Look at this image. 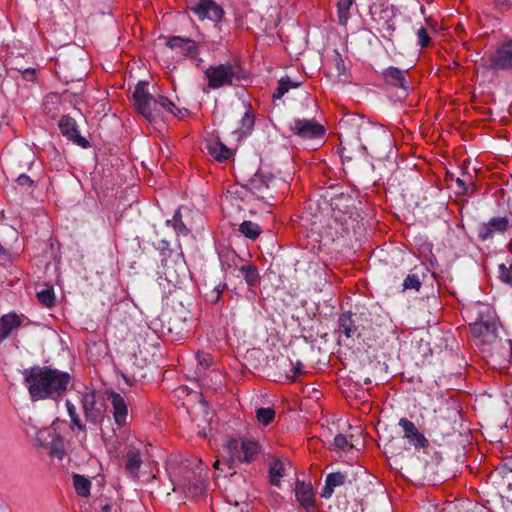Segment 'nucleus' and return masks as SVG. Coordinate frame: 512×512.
<instances>
[{
    "instance_id": "nucleus-1",
    "label": "nucleus",
    "mask_w": 512,
    "mask_h": 512,
    "mask_svg": "<svg viewBox=\"0 0 512 512\" xmlns=\"http://www.w3.org/2000/svg\"><path fill=\"white\" fill-rule=\"evenodd\" d=\"M32 401L58 400L67 391L72 377L68 372L49 366H32L22 372Z\"/></svg>"
},
{
    "instance_id": "nucleus-2",
    "label": "nucleus",
    "mask_w": 512,
    "mask_h": 512,
    "mask_svg": "<svg viewBox=\"0 0 512 512\" xmlns=\"http://www.w3.org/2000/svg\"><path fill=\"white\" fill-rule=\"evenodd\" d=\"M149 83L139 81L133 91V101L136 111L150 123L156 122L163 111H172L175 104L167 97L159 95L154 97L148 91Z\"/></svg>"
},
{
    "instance_id": "nucleus-3",
    "label": "nucleus",
    "mask_w": 512,
    "mask_h": 512,
    "mask_svg": "<svg viewBox=\"0 0 512 512\" xmlns=\"http://www.w3.org/2000/svg\"><path fill=\"white\" fill-rule=\"evenodd\" d=\"M204 74L208 88L214 90L225 86L239 85L248 79V73L238 62L210 65Z\"/></svg>"
},
{
    "instance_id": "nucleus-4",
    "label": "nucleus",
    "mask_w": 512,
    "mask_h": 512,
    "mask_svg": "<svg viewBox=\"0 0 512 512\" xmlns=\"http://www.w3.org/2000/svg\"><path fill=\"white\" fill-rule=\"evenodd\" d=\"M204 469L197 468V471L189 469L188 466L179 468L178 473L174 472L175 477H179L177 483L174 484V491L182 489L187 495L191 497L201 496L206 490V472L203 474Z\"/></svg>"
},
{
    "instance_id": "nucleus-5",
    "label": "nucleus",
    "mask_w": 512,
    "mask_h": 512,
    "mask_svg": "<svg viewBox=\"0 0 512 512\" xmlns=\"http://www.w3.org/2000/svg\"><path fill=\"white\" fill-rule=\"evenodd\" d=\"M366 475V470L360 465H351L342 471L329 473L325 479V485L321 490L320 496L329 499L334 488L345 485H353L360 477Z\"/></svg>"
},
{
    "instance_id": "nucleus-6",
    "label": "nucleus",
    "mask_w": 512,
    "mask_h": 512,
    "mask_svg": "<svg viewBox=\"0 0 512 512\" xmlns=\"http://www.w3.org/2000/svg\"><path fill=\"white\" fill-rule=\"evenodd\" d=\"M228 451L230 457L225 466L232 470L234 469L235 461L244 463L254 461L255 457L260 453V446L258 442L249 438H244L241 441L231 440L228 442Z\"/></svg>"
},
{
    "instance_id": "nucleus-7",
    "label": "nucleus",
    "mask_w": 512,
    "mask_h": 512,
    "mask_svg": "<svg viewBox=\"0 0 512 512\" xmlns=\"http://www.w3.org/2000/svg\"><path fill=\"white\" fill-rule=\"evenodd\" d=\"M481 65L493 71L512 69V39L504 42L495 52L482 57Z\"/></svg>"
},
{
    "instance_id": "nucleus-8",
    "label": "nucleus",
    "mask_w": 512,
    "mask_h": 512,
    "mask_svg": "<svg viewBox=\"0 0 512 512\" xmlns=\"http://www.w3.org/2000/svg\"><path fill=\"white\" fill-rule=\"evenodd\" d=\"M289 131L292 135L306 140L322 139L325 135L324 126L316 122L314 119H295L290 124Z\"/></svg>"
},
{
    "instance_id": "nucleus-9",
    "label": "nucleus",
    "mask_w": 512,
    "mask_h": 512,
    "mask_svg": "<svg viewBox=\"0 0 512 512\" xmlns=\"http://www.w3.org/2000/svg\"><path fill=\"white\" fill-rule=\"evenodd\" d=\"M275 177L272 173L257 171L243 186L258 198L271 197L274 188Z\"/></svg>"
},
{
    "instance_id": "nucleus-10",
    "label": "nucleus",
    "mask_w": 512,
    "mask_h": 512,
    "mask_svg": "<svg viewBox=\"0 0 512 512\" xmlns=\"http://www.w3.org/2000/svg\"><path fill=\"white\" fill-rule=\"evenodd\" d=\"M190 10L195 13L200 20L208 19L215 23H219L224 16L223 8L214 0L193 1L190 4Z\"/></svg>"
},
{
    "instance_id": "nucleus-11",
    "label": "nucleus",
    "mask_w": 512,
    "mask_h": 512,
    "mask_svg": "<svg viewBox=\"0 0 512 512\" xmlns=\"http://www.w3.org/2000/svg\"><path fill=\"white\" fill-rule=\"evenodd\" d=\"M359 135H362L370 147L378 152L381 147L391 146V136L381 127L369 124L361 125Z\"/></svg>"
},
{
    "instance_id": "nucleus-12",
    "label": "nucleus",
    "mask_w": 512,
    "mask_h": 512,
    "mask_svg": "<svg viewBox=\"0 0 512 512\" xmlns=\"http://www.w3.org/2000/svg\"><path fill=\"white\" fill-rule=\"evenodd\" d=\"M58 127L63 136L82 148L90 146L89 141L79 134L78 126L74 118L63 115L59 120Z\"/></svg>"
},
{
    "instance_id": "nucleus-13",
    "label": "nucleus",
    "mask_w": 512,
    "mask_h": 512,
    "mask_svg": "<svg viewBox=\"0 0 512 512\" xmlns=\"http://www.w3.org/2000/svg\"><path fill=\"white\" fill-rule=\"evenodd\" d=\"M408 70H401L397 67L390 66L383 70L381 73L384 82L394 88L400 89L403 96H408L410 89L409 82L406 79L405 74Z\"/></svg>"
},
{
    "instance_id": "nucleus-14",
    "label": "nucleus",
    "mask_w": 512,
    "mask_h": 512,
    "mask_svg": "<svg viewBox=\"0 0 512 512\" xmlns=\"http://www.w3.org/2000/svg\"><path fill=\"white\" fill-rule=\"evenodd\" d=\"M512 225L507 217H493L487 223H483L479 226L478 237L482 241L493 238L495 233L503 234Z\"/></svg>"
},
{
    "instance_id": "nucleus-15",
    "label": "nucleus",
    "mask_w": 512,
    "mask_h": 512,
    "mask_svg": "<svg viewBox=\"0 0 512 512\" xmlns=\"http://www.w3.org/2000/svg\"><path fill=\"white\" fill-rule=\"evenodd\" d=\"M249 108H251L249 106ZM236 118L234 113H229L228 120L224 123L225 129L229 130L234 134L237 138V140L242 139L243 137H246L251 134L253 128H254V116L250 109H248L243 116L241 117L239 123L240 126L237 128H234L233 125L230 124L229 120Z\"/></svg>"
},
{
    "instance_id": "nucleus-16",
    "label": "nucleus",
    "mask_w": 512,
    "mask_h": 512,
    "mask_svg": "<svg viewBox=\"0 0 512 512\" xmlns=\"http://www.w3.org/2000/svg\"><path fill=\"white\" fill-rule=\"evenodd\" d=\"M81 403L85 419L95 426L100 425L103 420V415L101 409L96 407L95 391L83 394Z\"/></svg>"
},
{
    "instance_id": "nucleus-17",
    "label": "nucleus",
    "mask_w": 512,
    "mask_h": 512,
    "mask_svg": "<svg viewBox=\"0 0 512 512\" xmlns=\"http://www.w3.org/2000/svg\"><path fill=\"white\" fill-rule=\"evenodd\" d=\"M107 400L111 402L112 414L116 425L119 427L127 426L128 407L124 398L120 394L111 391L107 394Z\"/></svg>"
},
{
    "instance_id": "nucleus-18",
    "label": "nucleus",
    "mask_w": 512,
    "mask_h": 512,
    "mask_svg": "<svg viewBox=\"0 0 512 512\" xmlns=\"http://www.w3.org/2000/svg\"><path fill=\"white\" fill-rule=\"evenodd\" d=\"M469 328L471 334L476 338H482L483 342L492 343L497 338V323L493 320L483 321L481 319L471 323Z\"/></svg>"
},
{
    "instance_id": "nucleus-19",
    "label": "nucleus",
    "mask_w": 512,
    "mask_h": 512,
    "mask_svg": "<svg viewBox=\"0 0 512 512\" xmlns=\"http://www.w3.org/2000/svg\"><path fill=\"white\" fill-rule=\"evenodd\" d=\"M399 426L404 430L403 438L407 439L415 449L419 450L428 447L429 441L421 432H419L413 422L406 418H401L399 420Z\"/></svg>"
},
{
    "instance_id": "nucleus-20",
    "label": "nucleus",
    "mask_w": 512,
    "mask_h": 512,
    "mask_svg": "<svg viewBox=\"0 0 512 512\" xmlns=\"http://www.w3.org/2000/svg\"><path fill=\"white\" fill-rule=\"evenodd\" d=\"M166 45L171 49L179 50L186 57L194 58L198 54V44L190 38L172 36L168 39Z\"/></svg>"
},
{
    "instance_id": "nucleus-21",
    "label": "nucleus",
    "mask_w": 512,
    "mask_h": 512,
    "mask_svg": "<svg viewBox=\"0 0 512 512\" xmlns=\"http://www.w3.org/2000/svg\"><path fill=\"white\" fill-rule=\"evenodd\" d=\"M295 495L300 505L307 512H313L315 507L313 488L310 483L297 480L295 486Z\"/></svg>"
},
{
    "instance_id": "nucleus-22",
    "label": "nucleus",
    "mask_w": 512,
    "mask_h": 512,
    "mask_svg": "<svg viewBox=\"0 0 512 512\" xmlns=\"http://www.w3.org/2000/svg\"><path fill=\"white\" fill-rule=\"evenodd\" d=\"M373 14L375 16L374 19L379 25V30L385 33L383 37L392 36L396 29L393 22V18L395 17L394 9L392 7H385Z\"/></svg>"
},
{
    "instance_id": "nucleus-23",
    "label": "nucleus",
    "mask_w": 512,
    "mask_h": 512,
    "mask_svg": "<svg viewBox=\"0 0 512 512\" xmlns=\"http://www.w3.org/2000/svg\"><path fill=\"white\" fill-rule=\"evenodd\" d=\"M338 324L341 331L347 338L360 337L359 327L356 325V321L350 311L341 313L339 315Z\"/></svg>"
},
{
    "instance_id": "nucleus-24",
    "label": "nucleus",
    "mask_w": 512,
    "mask_h": 512,
    "mask_svg": "<svg viewBox=\"0 0 512 512\" xmlns=\"http://www.w3.org/2000/svg\"><path fill=\"white\" fill-rule=\"evenodd\" d=\"M48 436L51 437L50 455L52 457L63 459L66 455L65 439L57 432H50L48 429L45 430Z\"/></svg>"
},
{
    "instance_id": "nucleus-25",
    "label": "nucleus",
    "mask_w": 512,
    "mask_h": 512,
    "mask_svg": "<svg viewBox=\"0 0 512 512\" xmlns=\"http://www.w3.org/2000/svg\"><path fill=\"white\" fill-rule=\"evenodd\" d=\"M208 153L214 157L217 161L223 162L228 160L232 155L231 149L220 141L214 143H208L206 145Z\"/></svg>"
},
{
    "instance_id": "nucleus-26",
    "label": "nucleus",
    "mask_w": 512,
    "mask_h": 512,
    "mask_svg": "<svg viewBox=\"0 0 512 512\" xmlns=\"http://www.w3.org/2000/svg\"><path fill=\"white\" fill-rule=\"evenodd\" d=\"M142 465L140 451L135 448H130L126 454L125 468L128 473L136 476Z\"/></svg>"
},
{
    "instance_id": "nucleus-27",
    "label": "nucleus",
    "mask_w": 512,
    "mask_h": 512,
    "mask_svg": "<svg viewBox=\"0 0 512 512\" xmlns=\"http://www.w3.org/2000/svg\"><path fill=\"white\" fill-rule=\"evenodd\" d=\"M19 326V318L16 314H7L0 318V342L4 341L11 330Z\"/></svg>"
},
{
    "instance_id": "nucleus-28",
    "label": "nucleus",
    "mask_w": 512,
    "mask_h": 512,
    "mask_svg": "<svg viewBox=\"0 0 512 512\" xmlns=\"http://www.w3.org/2000/svg\"><path fill=\"white\" fill-rule=\"evenodd\" d=\"M334 72L331 73L338 82L347 83L349 81V77L346 72V66L341 54L335 50L334 51Z\"/></svg>"
},
{
    "instance_id": "nucleus-29",
    "label": "nucleus",
    "mask_w": 512,
    "mask_h": 512,
    "mask_svg": "<svg viewBox=\"0 0 512 512\" xmlns=\"http://www.w3.org/2000/svg\"><path fill=\"white\" fill-rule=\"evenodd\" d=\"M240 272L250 288L255 287L259 283V271L254 264L248 263L242 265L240 268Z\"/></svg>"
},
{
    "instance_id": "nucleus-30",
    "label": "nucleus",
    "mask_w": 512,
    "mask_h": 512,
    "mask_svg": "<svg viewBox=\"0 0 512 512\" xmlns=\"http://www.w3.org/2000/svg\"><path fill=\"white\" fill-rule=\"evenodd\" d=\"M73 485L76 493L81 497H88L90 495L91 481L83 475H73Z\"/></svg>"
},
{
    "instance_id": "nucleus-31",
    "label": "nucleus",
    "mask_w": 512,
    "mask_h": 512,
    "mask_svg": "<svg viewBox=\"0 0 512 512\" xmlns=\"http://www.w3.org/2000/svg\"><path fill=\"white\" fill-rule=\"evenodd\" d=\"M300 85L299 82H292L289 77H282L278 81V86L273 92V98L274 99H281L290 88H296Z\"/></svg>"
},
{
    "instance_id": "nucleus-32",
    "label": "nucleus",
    "mask_w": 512,
    "mask_h": 512,
    "mask_svg": "<svg viewBox=\"0 0 512 512\" xmlns=\"http://www.w3.org/2000/svg\"><path fill=\"white\" fill-rule=\"evenodd\" d=\"M284 465L279 459H274L269 466L270 483L279 486L280 478L283 476Z\"/></svg>"
},
{
    "instance_id": "nucleus-33",
    "label": "nucleus",
    "mask_w": 512,
    "mask_h": 512,
    "mask_svg": "<svg viewBox=\"0 0 512 512\" xmlns=\"http://www.w3.org/2000/svg\"><path fill=\"white\" fill-rule=\"evenodd\" d=\"M239 231L247 238L255 240L260 235L261 229L252 221H243L239 226Z\"/></svg>"
},
{
    "instance_id": "nucleus-34",
    "label": "nucleus",
    "mask_w": 512,
    "mask_h": 512,
    "mask_svg": "<svg viewBox=\"0 0 512 512\" xmlns=\"http://www.w3.org/2000/svg\"><path fill=\"white\" fill-rule=\"evenodd\" d=\"M256 418L263 426H268L275 418L274 409L261 407L256 410Z\"/></svg>"
},
{
    "instance_id": "nucleus-35",
    "label": "nucleus",
    "mask_w": 512,
    "mask_h": 512,
    "mask_svg": "<svg viewBox=\"0 0 512 512\" xmlns=\"http://www.w3.org/2000/svg\"><path fill=\"white\" fill-rule=\"evenodd\" d=\"M354 0H339L338 1V18L339 23L345 25L349 19V10Z\"/></svg>"
},
{
    "instance_id": "nucleus-36",
    "label": "nucleus",
    "mask_w": 512,
    "mask_h": 512,
    "mask_svg": "<svg viewBox=\"0 0 512 512\" xmlns=\"http://www.w3.org/2000/svg\"><path fill=\"white\" fill-rule=\"evenodd\" d=\"M422 282L417 273L408 274L407 277L403 281V290H415L419 291L421 288Z\"/></svg>"
},
{
    "instance_id": "nucleus-37",
    "label": "nucleus",
    "mask_w": 512,
    "mask_h": 512,
    "mask_svg": "<svg viewBox=\"0 0 512 512\" xmlns=\"http://www.w3.org/2000/svg\"><path fill=\"white\" fill-rule=\"evenodd\" d=\"M38 300L44 306L50 308L55 304V294L53 288H46L37 293Z\"/></svg>"
},
{
    "instance_id": "nucleus-38",
    "label": "nucleus",
    "mask_w": 512,
    "mask_h": 512,
    "mask_svg": "<svg viewBox=\"0 0 512 512\" xmlns=\"http://www.w3.org/2000/svg\"><path fill=\"white\" fill-rule=\"evenodd\" d=\"M219 259L221 262V267L223 270H227L228 268L235 265V260L237 259V255L234 251L226 250L219 253Z\"/></svg>"
},
{
    "instance_id": "nucleus-39",
    "label": "nucleus",
    "mask_w": 512,
    "mask_h": 512,
    "mask_svg": "<svg viewBox=\"0 0 512 512\" xmlns=\"http://www.w3.org/2000/svg\"><path fill=\"white\" fill-rule=\"evenodd\" d=\"M66 407L71 419V422L82 432L86 431V426L82 423L79 416L76 413L75 406L71 403V401L66 400Z\"/></svg>"
},
{
    "instance_id": "nucleus-40",
    "label": "nucleus",
    "mask_w": 512,
    "mask_h": 512,
    "mask_svg": "<svg viewBox=\"0 0 512 512\" xmlns=\"http://www.w3.org/2000/svg\"><path fill=\"white\" fill-rule=\"evenodd\" d=\"M173 222V226L176 231L183 233L184 235H187L189 233V230L185 226L184 222L182 221V215L180 212V209H177L173 215V219L171 220Z\"/></svg>"
},
{
    "instance_id": "nucleus-41",
    "label": "nucleus",
    "mask_w": 512,
    "mask_h": 512,
    "mask_svg": "<svg viewBox=\"0 0 512 512\" xmlns=\"http://www.w3.org/2000/svg\"><path fill=\"white\" fill-rule=\"evenodd\" d=\"M399 441H401L400 438H398V439H395V438L390 439L387 443L384 444V452L387 453V454H391V455L400 454L402 449H401V447L397 446V443Z\"/></svg>"
},
{
    "instance_id": "nucleus-42",
    "label": "nucleus",
    "mask_w": 512,
    "mask_h": 512,
    "mask_svg": "<svg viewBox=\"0 0 512 512\" xmlns=\"http://www.w3.org/2000/svg\"><path fill=\"white\" fill-rule=\"evenodd\" d=\"M499 274L500 279L512 285V264L510 266H506L505 264L499 265Z\"/></svg>"
},
{
    "instance_id": "nucleus-43",
    "label": "nucleus",
    "mask_w": 512,
    "mask_h": 512,
    "mask_svg": "<svg viewBox=\"0 0 512 512\" xmlns=\"http://www.w3.org/2000/svg\"><path fill=\"white\" fill-rule=\"evenodd\" d=\"M290 365H291L290 372H292V374L287 373L286 377L289 380V382H295L297 377H298V375L302 373L303 364L300 361H297L296 364H293L291 362Z\"/></svg>"
},
{
    "instance_id": "nucleus-44",
    "label": "nucleus",
    "mask_w": 512,
    "mask_h": 512,
    "mask_svg": "<svg viewBox=\"0 0 512 512\" xmlns=\"http://www.w3.org/2000/svg\"><path fill=\"white\" fill-rule=\"evenodd\" d=\"M227 287L226 284H224L221 288H220V285L218 286H215L210 293L206 294V299L207 301L215 304L218 302L219 298H220V295L221 293L223 292V290Z\"/></svg>"
},
{
    "instance_id": "nucleus-45",
    "label": "nucleus",
    "mask_w": 512,
    "mask_h": 512,
    "mask_svg": "<svg viewBox=\"0 0 512 512\" xmlns=\"http://www.w3.org/2000/svg\"><path fill=\"white\" fill-rule=\"evenodd\" d=\"M197 361L203 368H208L212 364V356L209 353L197 352Z\"/></svg>"
},
{
    "instance_id": "nucleus-46",
    "label": "nucleus",
    "mask_w": 512,
    "mask_h": 512,
    "mask_svg": "<svg viewBox=\"0 0 512 512\" xmlns=\"http://www.w3.org/2000/svg\"><path fill=\"white\" fill-rule=\"evenodd\" d=\"M348 445L347 437L344 434H337L334 437L333 446L335 449L344 450Z\"/></svg>"
},
{
    "instance_id": "nucleus-47",
    "label": "nucleus",
    "mask_w": 512,
    "mask_h": 512,
    "mask_svg": "<svg viewBox=\"0 0 512 512\" xmlns=\"http://www.w3.org/2000/svg\"><path fill=\"white\" fill-rule=\"evenodd\" d=\"M417 36H418V44L421 46V47H426L429 42H430V37L428 35V32L427 30L424 28V27H421L418 31H417Z\"/></svg>"
},
{
    "instance_id": "nucleus-48",
    "label": "nucleus",
    "mask_w": 512,
    "mask_h": 512,
    "mask_svg": "<svg viewBox=\"0 0 512 512\" xmlns=\"http://www.w3.org/2000/svg\"><path fill=\"white\" fill-rule=\"evenodd\" d=\"M18 71L22 73L23 78L27 81L33 82L36 78V70L34 68L18 69Z\"/></svg>"
},
{
    "instance_id": "nucleus-49",
    "label": "nucleus",
    "mask_w": 512,
    "mask_h": 512,
    "mask_svg": "<svg viewBox=\"0 0 512 512\" xmlns=\"http://www.w3.org/2000/svg\"><path fill=\"white\" fill-rule=\"evenodd\" d=\"M16 181L18 185L27 187H31L34 183V181L26 174L19 175Z\"/></svg>"
},
{
    "instance_id": "nucleus-50",
    "label": "nucleus",
    "mask_w": 512,
    "mask_h": 512,
    "mask_svg": "<svg viewBox=\"0 0 512 512\" xmlns=\"http://www.w3.org/2000/svg\"><path fill=\"white\" fill-rule=\"evenodd\" d=\"M456 184H457V186L459 187V189H460L461 193H462V194H464V195H469V194H471V193L474 191V189H475V188L473 187V189L470 191V190H469V187L466 185L465 181H464V180H462L461 178H457V179H456Z\"/></svg>"
},
{
    "instance_id": "nucleus-51",
    "label": "nucleus",
    "mask_w": 512,
    "mask_h": 512,
    "mask_svg": "<svg viewBox=\"0 0 512 512\" xmlns=\"http://www.w3.org/2000/svg\"><path fill=\"white\" fill-rule=\"evenodd\" d=\"M168 112L175 115L178 118H184L185 116H187L189 114L188 109H186V108L180 109L176 106L174 108H172V111H168Z\"/></svg>"
},
{
    "instance_id": "nucleus-52",
    "label": "nucleus",
    "mask_w": 512,
    "mask_h": 512,
    "mask_svg": "<svg viewBox=\"0 0 512 512\" xmlns=\"http://www.w3.org/2000/svg\"><path fill=\"white\" fill-rule=\"evenodd\" d=\"M495 5L499 10L504 11L510 7V2L509 0H495Z\"/></svg>"
},
{
    "instance_id": "nucleus-53",
    "label": "nucleus",
    "mask_w": 512,
    "mask_h": 512,
    "mask_svg": "<svg viewBox=\"0 0 512 512\" xmlns=\"http://www.w3.org/2000/svg\"><path fill=\"white\" fill-rule=\"evenodd\" d=\"M121 376L124 379V381L129 385L132 386L135 382L134 376H129L127 373L121 372Z\"/></svg>"
},
{
    "instance_id": "nucleus-54",
    "label": "nucleus",
    "mask_w": 512,
    "mask_h": 512,
    "mask_svg": "<svg viewBox=\"0 0 512 512\" xmlns=\"http://www.w3.org/2000/svg\"><path fill=\"white\" fill-rule=\"evenodd\" d=\"M100 506H101V512H112V510H113L112 506L109 503H105V504L100 503Z\"/></svg>"
},
{
    "instance_id": "nucleus-55",
    "label": "nucleus",
    "mask_w": 512,
    "mask_h": 512,
    "mask_svg": "<svg viewBox=\"0 0 512 512\" xmlns=\"http://www.w3.org/2000/svg\"><path fill=\"white\" fill-rule=\"evenodd\" d=\"M226 462H227V461H225V462L223 463V465H225V463H226ZM221 465H222V463H221L219 460H217V461L214 463V468H215V469H217V470H223V469L220 467Z\"/></svg>"
},
{
    "instance_id": "nucleus-56",
    "label": "nucleus",
    "mask_w": 512,
    "mask_h": 512,
    "mask_svg": "<svg viewBox=\"0 0 512 512\" xmlns=\"http://www.w3.org/2000/svg\"><path fill=\"white\" fill-rule=\"evenodd\" d=\"M504 468H506L508 471L512 472V461L505 463Z\"/></svg>"
},
{
    "instance_id": "nucleus-57",
    "label": "nucleus",
    "mask_w": 512,
    "mask_h": 512,
    "mask_svg": "<svg viewBox=\"0 0 512 512\" xmlns=\"http://www.w3.org/2000/svg\"><path fill=\"white\" fill-rule=\"evenodd\" d=\"M507 357L508 358H506L505 361L509 362V358L511 357V348L507 349Z\"/></svg>"
},
{
    "instance_id": "nucleus-58",
    "label": "nucleus",
    "mask_w": 512,
    "mask_h": 512,
    "mask_svg": "<svg viewBox=\"0 0 512 512\" xmlns=\"http://www.w3.org/2000/svg\"><path fill=\"white\" fill-rule=\"evenodd\" d=\"M5 253V250L3 249V247L0 245V254H4Z\"/></svg>"
},
{
    "instance_id": "nucleus-59",
    "label": "nucleus",
    "mask_w": 512,
    "mask_h": 512,
    "mask_svg": "<svg viewBox=\"0 0 512 512\" xmlns=\"http://www.w3.org/2000/svg\"><path fill=\"white\" fill-rule=\"evenodd\" d=\"M365 384H370L371 383V380L369 378L365 379L364 381Z\"/></svg>"
},
{
    "instance_id": "nucleus-60",
    "label": "nucleus",
    "mask_w": 512,
    "mask_h": 512,
    "mask_svg": "<svg viewBox=\"0 0 512 512\" xmlns=\"http://www.w3.org/2000/svg\"><path fill=\"white\" fill-rule=\"evenodd\" d=\"M162 243H163V247H167L168 246V242L162 241Z\"/></svg>"
}]
</instances>
